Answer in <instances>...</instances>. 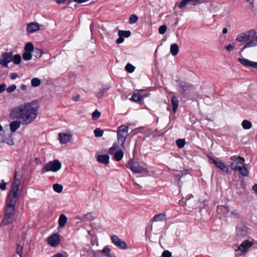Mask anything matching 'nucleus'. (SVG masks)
<instances>
[{
    "instance_id": "nucleus-1",
    "label": "nucleus",
    "mask_w": 257,
    "mask_h": 257,
    "mask_svg": "<svg viewBox=\"0 0 257 257\" xmlns=\"http://www.w3.org/2000/svg\"><path fill=\"white\" fill-rule=\"evenodd\" d=\"M39 104L36 101L20 104L13 107L9 114L11 119H16L10 124L11 131L15 133L20 128L21 124L28 125L32 123L37 118L39 109Z\"/></svg>"
},
{
    "instance_id": "nucleus-2",
    "label": "nucleus",
    "mask_w": 257,
    "mask_h": 257,
    "mask_svg": "<svg viewBox=\"0 0 257 257\" xmlns=\"http://www.w3.org/2000/svg\"><path fill=\"white\" fill-rule=\"evenodd\" d=\"M17 172L15 171L14 180L11 184L6 201V213L2 223L4 225L12 222L13 216L15 214V205L18 198V192L21 183V180L17 178Z\"/></svg>"
},
{
    "instance_id": "nucleus-3",
    "label": "nucleus",
    "mask_w": 257,
    "mask_h": 257,
    "mask_svg": "<svg viewBox=\"0 0 257 257\" xmlns=\"http://www.w3.org/2000/svg\"><path fill=\"white\" fill-rule=\"evenodd\" d=\"M232 161L230 164V168L234 171H238L240 174L244 176L248 175V171L244 166V159L243 158L233 156L230 157Z\"/></svg>"
},
{
    "instance_id": "nucleus-4",
    "label": "nucleus",
    "mask_w": 257,
    "mask_h": 257,
    "mask_svg": "<svg viewBox=\"0 0 257 257\" xmlns=\"http://www.w3.org/2000/svg\"><path fill=\"white\" fill-rule=\"evenodd\" d=\"M61 162L58 160H54L46 164L42 168L41 172L42 173L49 171L56 172L59 171L61 168Z\"/></svg>"
},
{
    "instance_id": "nucleus-5",
    "label": "nucleus",
    "mask_w": 257,
    "mask_h": 257,
    "mask_svg": "<svg viewBox=\"0 0 257 257\" xmlns=\"http://www.w3.org/2000/svg\"><path fill=\"white\" fill-rule=\"evenodd\" d=\"M128 127L125 125H120L117 131V143L120 146L123 147L127 136Z\"/></svg>"
},
{
    "instance_id": "nucleus-6",
    "label": "nucleus",
    "mask_w": 257,
    "mask_h": 257,
    "mask_svg": "<svg viewBox=\"0 0 257 257\" xmlns=\"http://www.w3.org/2000/svg\"><path fill=\"white\" fill-rule=\"evenodd\" d=\"M180 93L183 96H187L188 93H190L194 89V86L186 82H180L178 84Z\"/></svg>"
},
{
    "instance_id": "nucleus-7",
    "label": "nucleus",
    "mask_w": 257,
    "mask_h": 257,
    "mask_svg": "<svg viewBox=\"0 0 257 257\" xmlns=\"http://www.w3.org/2000/svg\"><path fill=\"white\" fill-rule=\"evenodd\" d=\"M13 60V54L12 52L4 53L0 57V65L8 67V64Z\"/></svg>"
},
{
    "instance_id": "nucleus-8",
    "label": "nucleus",
    "mask_w": 257,
    "mask_h": 257,
    "mask_svg": "<svg viewBox=\"0 0 257 257\" xmlns=\"http://www.w3.org/2000/svg\"><path fill=\"white\" fill-rule=\"evenodd\" d=\"M256 32L253 30H250L245 33H242L237 35L236 40L238 42H242L245 40H248L250 37L254 36Z\"/></svg>"
},
{
    "instance_id": "nucleus-9",
    "label": "nucleus",
    "mask_w": 257,
    "mask_h": 257,
    "mask_svg": "<svg viewBox=\"0 0 257 257\" xmlns=\"http://www.w3.org/2000/svg\"><path fill=\"white\" fill-rule=\"evenodd\" d=\"M167 219L166 215L164 213L158 214L155 215L153 218L150 221V225L146 227V231L147 230L152 231L153 229L152 223L154 221L158 222V221H163L166 220Z\"/></svg>"
},
{
    "instance_id": "nucleus-10",
    "label": "nucleus",
    "mask_w": 257,
    "mask_h": 257,
    "mask_svg": "<svg viewBox=\"0 0 257 257\" xmlns=\"http://www.w3.org/2000/svg\"><path fill=\"white\" fill-rule=\"evenodd\" d=\"M130 169L134 173H146L147 170L146 168L141 166L137 162L132 161L131 165L130 166Z\"/></svg>"
},
{
    "instance_id": "nucleus-11",
    "label": "nucleus",
    "mask_w": 257,
    "mask_h": 257,
    "mask_svg": "<svg viewBox=\"0 0 257 257\" xmlns=\"http://www.w3.org/2000/svg\"><path fill=\"white\" fill-rule=\"evenodd\" d=\"M112 242L118 247L121 249L127 248V245L126 243L122 239L119 238L117 236L113 235L110 237Z\"/></svg>"
},
{
    "instance_id": "nucleus-12",
    "label": "nucleus",
    "mask_w": 257,
    "mask_h": 257,
    "mask_svg": "<svg viewBox=\"0 0 257 257\" xmlns=\"http://www.w3.org/2000/svg\"><path fill=\"white\" fill-rule=\"evenodd\" d=\"M60 237L58 233H53L47 238L48 244L52 247L57 246L60 243Z\"/></svg>"
},
{
    "instance_id": "nucleus-13",
    "label": "nucleus",
    "mask_w": 257,
    "mask_h": 257,
    "mask_svg": "<svg viewBox=\"0 0 257 257\" xmlns=\"http://www.w3.org/2000/svg\"><path fill=\"white\" fill-rule=\"evenodd\" d=\"M247 234V228L242 223L238 224L236 227V235L239 238L245 236Z\"/></svg>"
},
{
    "instance_id": "nucleus-14",
    "label": "nucleus",
    "mask_w": 257,
    "mask_h": 257,
    "mask_svg": "<svg viewBox=\"0 0 257 257\" xmlns=\"http://www.w3.org/2000/svg\"><path fill=\"white\" fill-rule=\"evenodd\" d=\"M42 27L37 22H31L27 24L26 31L28 33H34L36 31L42 30Z\"/></svg>"
},
{
    "instance_id": "nucleus-15",
    "label": "nucleus",
    "mask_w": 257,
    "mask_h": 257,
    "mask_svg": "<svg viewBox=\"0 0 257 257\" xmlns=\"http://www.w3.org/2000/svg\"><path fill=\"white\" fill-rule=\"evenodd\" d=\"M210 163L214 164L217 168L220 169L222 171L227 173L228 172V169L226 165L221 161L214 159L212 158H209Z\"/></svg>"
},
{
    "instance_id": "nucleus-16",
    "label": "nucleus",
    "mask_w": 257,
    "mask_h": 257,
    "mask_svg": "<svg viewBox=\"0 0 257 257\" xmlns=\"http://www.w3.org/2000/svg\"><path fill=\"white\" fill-rule=\"evenodd\" d=\"M254 243H255L254 241L246 240L239 245L238 250L242 253H244L247 251L248 248L253 245Z\"/></svg>"
},
{
    "instance_id": "nucleus-17",
    "label": "nucleus",
    "mask_w": 257,
    "mask_h": 257,
    "mask_svg": "<svg viewBox=\"0 0 257 257\" xmlns=\"http://www.w3.org/2000/svg\"><path fill=\"white\" fill-rule=\"evenodd\" d=\"M110 249L109 247H105L102 250H98L93 252L94 257H111L109 252Z\"/></svg>"
},
{
    "instance_id": "nucleus-18",
    "label": "nucleus",
    "mask_w": 257,
    "mask_h": 257,
    "mask_svg": "<svg viewBox=\"0 0 257 257\" xmlns=\"http://www.w3.org/2000/svg\"><path fill=\"white\" fill-rule=\"evenodd\" d=\"M238 61L243 66L257 68V62L250 61L244 58H238Z\"/></svg>"
},
{
    "instance_id": "nucleus-19",
    "label": "nucleus",
    "mask_w": 257,
    "mask_h": 257,
    "mask_svg": "<svg viewBox=\"0 0 257 257\" xmlns=\"http://www.w3.org/2000/svg\"><path fill=\"white\" fill-rule=\"evenodd\" d=\"M71 139V135L65 133L59 134V140L61 144H64L69 142Z\"/></svg>"
},
{
    "instance_id": "nucleus-20",
    "label": "nucleus",
    "mask_w": 257,
    "mask_h": 257,
    "mask_svg": "<svg viewBox=\"0 0 257 257\" xmlns=\"http://www.w3.org/2000/svg\"><path fill=\"white\" fill-rule=\"evenodd\" d=\"M118 35L119 38L116 42L117 44H120L123 42L124 38L128 37V31H119Z\"/></svg>"
},
{
    "instance_id": "nucleus-21",
    "label": "nucleus",
    "mask_w": 257,
    "mask_h": 257,
    "mask_svg": "<svg viewBox=\"0 0 257 257\" xmlns=\"http://www.w3.org/2000/svg\"><path fill=\"white\" fill-rule=\"evenodd\" d=\"M109 157L107 155H100L96 157L97 161L102 164L107 165L109 163Z\"/></svg>"
},
{
    "instance_id": "nucleus-22",
    "label": "nucleus",
    "mask_w": 257,
    "mask_h": 257,
    "mask_svg": "<svg viewBox=\"0 0 257 257\" xmlns=\"http://www.w3.org/2000/svg\"><path fill=\"white\" fill-rule=\"evenodd\" d=\"M130 100L136 102L141 103L143 101V97H142V95H141L139 93H136L133 94L131 98H130Z\"/></svg>"
},
{
    "instance_id": "nucleus-23",
    "label": "nucleus",
    "mask_w": 257,
    "mask_h": 257,
    "mask_svg": "<svg viewBox=\"0 0 257 257\" xmlns=\"http://www.w3.org/2000/svg\"><path fill=\"white\" fill-rule=\"evenodd\" d=\"M257 46V36L255 38L251 39L248 41L243 47L241 51H243L245 49L249 47H253Z\"/></svg>"
},
{
    "instance_id": "nucleus-24",
    "label": "nucleus",
    "mask_w": 257,
    "mask_h": 257,
    "mask_svg": "<svg viewBox=\"0 0 257 257\" xmlns=\"http://www.w3.org/2000/svg\"><path fill=\"white\" fill-rule=\"evenodd\" d=\"M217 212L218 214L225 215L229 212V208L226 205L218 206L217 207Z\"/></svg>"
},
{
    "instance_id": "nucleus-25",
    "label": "nucleus",
    "mask_w": 257,
    "mask_h": 257,
    "mask_svg": "<svg viewBox=\"0 0 257 257\" xmlns=\"http://www.w3.org/2000/svg\"><path fill=\"white\" fill-rule=\"evenodd\" d=\"M171 104L173 106V111L175 113L178 108L179 105V100L177 97L173 96L171 98Z\"/></svg>"
},
{
    "instance_id": "nucleus-26",
    "label": "nucleus",
    "mask_w": 257,
    "mask_h": 257,
    "mask_svg": "<svg viewBox=\"0 0 257 257\" xmlns=\"http://www.w3.org/2000/svg\"><path fill=\"white\" fill-rule=\"evenodd\" d=\"M67 218L64 214H61L59 218L58 223L59 226L60 228L64 227L66 223L67 222Z\"/></svg>"
},
{
    "instance_id": "nucleus-27",
    "label": "nucleus",
    "mask_w": 257,
    "mask_h": 257,
    "mask_svg": "<svg viewBox=\"0 0 257 257\" xmlns=\"http://www.w3.org/2000/svg\"><path fill=\"white\" fill-rule=\"evenodd\" d=\"M112 156L116 161H119L122 159L123 156V152L122 150L120 149L117 152H115L113 154Z\"/></svg>"
},
{
    "instance_id": "nucleus-28",
    "label": "nucleus",
    "mask_w": 257,
    "mask_h": 257,
    "mask_svg": "<svg viewBox=\"0 0 257 257\" xmlns=\"http://www.w3.org/2000/svg\"><path fill=\"white\" fill-rule=\"evenodd\" d=\"M119 144L117 143H115L113 144L112 146L109 149L108 153L110 155H112L115 152H117L120 149L119 147Z\"/></svg>"
},
{
    "instance_id": "nucleus-29",
    "label": "nucleus",
    "mask_w": 257,
    "mask_h": 257,
    "mask_svg": "<svg viewBox=\"0 0 257 257\" xmlns=\"http://www.w3.org/2000/svg\"><path fill=\"white\" fill-rule=\"evenodd\" d=\"M2 142L6 143L10 146H13L15 144L14 139L11 135H9L8 137L3 139L2 140Z\"/></svg>"
},
{
    "instance_id": "nucleus-30",
    "label": "nucleus",
    "mask_w": 257,
    "mask_h": 257,
    "mask_svg": "<svg viewBox=\"0 0 257 257\" xmlns=\"http://www.w3.org/2000/svg\"><path fill=\"white\" fill-rule=\"evenodd\" d=\"M170 52L173 56H176L179 52L178 45L176 44H173L170 47Z\"/></svg>"
},
{
    "instance_id": "nucleus-31",
    "label": "nucleus",
    "mask_w": 257,
    "mask_h": 257,
    "mask_svg": "<svg viewBox=\"0 0 257 257\" xmlns=\"http://www.w3.org/2000/svg\"><path fill=\"white\" fill-rule=\"evenodd\" d=\"M199 0H182L180 3L178 7L180 9H182L185 7V6L190 4L191 2L198 3Z\"/></svg>"
},
{
    "instance_id": "nucleus-32",
    "label": "nucleus",
    "mask_w": 257,
    "mask_h": 257,
    "mask_svg": "<svg viewBox=\"0 0 257 257\" xmlns=\"http://www.w3.org/2000/svg\"><path fill=\"white\" fill-rule=\"evenodd\" d=\"M241 126L244 130H249L252 126V123L249 120L244 119L242 121Z\"/></svg>"
},
{
    "instance_id": "nucleus-33",
    "label": "nucleus",
    "mask_w": 257,
    "mask_h": 257,
    "mask_svg": "<svg viewBox=\"0 0 257 257\" xmlns=\"http://www.w3.org/2000/svg\"><path fill=\"white\" fill-rule=\"evenodd\" d=\"M94 218L93 214L91 212H88L82 216V219L86 221H91Z\"/></svg>"
},
{
    "instance_id": "nucleus-34",
    "label": "nucleus",
    "mask_w": 257,
    "mask_h": 257,
    "mask_svg": "<svg viewBox=\"0 0 257 257\" xmlns=\"http://www.w3.org/2000/svg\"><path fill=\"white\" fill-rule=\"evenodd\" d=\"M25 52H32L34 50V47L32 43H27L25 47Z\"/></svg>"
},
{
    "instance_id": "nucleus-35",
    "label": "nucleus",
    "mask_w": 257,
    "mask_h": 257,
    "mask_svg": "<svg viewBox=\"0 0 257 257\" xmlns=\"http://www.w3.org/2000/svg\"><path fill=\"white\" fill-rule=\"evenodd\" d=\"M103 130L100 128H96L94 131V135L97 138L101 137L103 136Z\"/></svg>"
},
{
    "instance_id": "nucleus-36",
    "label": "nucleus",
    "mask_w": 257,
    "mask_h": 257,
    "mask_svg": "<svg viewBox=\"0 0 257 257\" xmlns=\"http://www.w3.org/2000/svg\"><path fill=\"white\" fill-rule=\"evenodd\" d=\"M54 190L58 193L62 192L63 190V186L58 184H55L53 186Z\"/></svg>"
},
{
    "instance_id": "nucleus-37",
    "label": "nucleus",
    "mask_w": 257,
    "mask_h": 257,
    "mask_svg": "<svg viewBox=\"0 0 257 257\" xmlns=\"http://www.w3.org/2000/svg\"><path fill=\"white\" fill-rule=\"evenodd\" d=\"M41 83L40 79L37 78H34L31 80V84L33 87L39 86L41 84Z\"/></svg>"
},
{
    "instance_id": "nucleus-38",
    "label": "nucleus",
    "mask_w": 257,
    "mask_h": 257,
    "mask_svg": "<svg viewBox=\"0 0 257 257\" xmlns=\"http://www.w3.org/2000/svg\"><path fill=\"white\" fill-rule=\"evenodd\" d=\"M176 143L177 147L180 149L183 148L186 144L184 139H178L176 140Z\"/></svg>"
},
{
    "instance_id": "nucleus-39",
    "label": "nucleus",
    "mask_w": 257,
    "mask_h": 257,
    "mask_svg": "<svg viewBox=\"0 0 257 257\" xmlns=\"http://www.w3.org/2000/svg\"><path fill=\"white\" fill-rule=\"evenodd\" d=\"M23 245L20 244H17L16 252L18 254L20 257H22Z\"/></svg>"
},
{
    "instance_id": "nucleus-40",
    "label": "nucleus",
    "mask_w": 257,
    "mask_h": 257,
    "mask_svg": "<svg viewBox=\"0 0 257 257\" xmlns=\"http://www.w3.org/2000/svg\"><path fill=\"white\" fill-rule=\"evenodd\" d=\"M101 115V113L97 110H95L92 114V119L96 120L98 119Z\"/></svg>"
},
{
    "instance_id": "nucleus-41",
    "label": "nucleus",
    "mask_w": 257,
    "mask_h": 257,
    "mask_svg": "<svg viewBox=\"0 0 257 257\" xmlns=\"http://www.w3.org/2000/svg\"><path fill=\"white\" fill-rule=\"evenodd\" d=\"M32 55L31 54V52H25L23 54V58L24 60L26 61L30 60L32 59Z\"/></svg>"
},
{
    "instance_id": "nucleus-42",
    "label": "nucleus",
    "mask_w": 257,
    "mask_h": 257,
    "mask_svg": "<svg viewBox=\"0 0 257 257\" xmlns=\"http://www.w3.org/2000/svg\"><path fill=\"white\" fill-rule=\"evenodd\" d=\"M21 56L19 54H16L14 55L13 57V62L17 65L21 63Z\"/></svg>"
},
{
    "instance_id": "nucleus-43",
    "label": "nucleus",
    "mask_w": 257,
    "mask_h": 257,
    "mask_svg": "<svg viewBox=\"0 0 257 257\" xmlns=\"http://www.w3.org/2000/svg\"><path fill=\"white\" fill-rule=\"evenodd\" d=\"M138 17L135 14L131 15L130 16V24H135L138 21Z\"/></svg>"
},
{
    "instance_id": "nucleus-44",
    "label": "nucleus",
    "mask_w": 257,
    "mask_h": 257,
    "mask_svg": "<svg viewBox=\"0 0 257 257\" xmlns=\"http://www.w3.org/2000/svg\"><path fill=\"white\" fill-rule=\"evenodd\" d=\"M108 88L106 87L100 89L97 93V97L99 98L103 96L104 93L106 92L108 90Z\"/></svg>"
},
{
    "instance_id": "nucleus-45",
    "label": "nucleus",
    "mask_w": 257,
    "mask_h": 257,
    "mask_svg": "<svg viewBox=\"0 0 257 257\" xmlns=\"http://www.w3.org/2000/svg\"><path fill=\"white\" fill-rule=\"evenodd\" d=\"M17 89V86L15 84L11 85L6 90L8 93H11Z\"/></svg>"
},
{
    "instance_id": "nucleus-46",
    "label": "nucleus",
    "mask_w": 257,
    "mask_h": 257,
    "mask_svg": "<svg viewBox=\"0 0 257 257\" xmlns=\"http://www.w3.org/2000/svg\"><path fill=\"white\" fill-rule=\"evenodd\" d=\"M167 27L166 25H162L159 28V33L160 34L163 35L165 33V32L167 31Z\"/></svg>"
},
{
    "instance_id": "nucleus-47",
    "label": "nucleus",
    "mask_w": 257,
    "mask_h": 257,
    "mask_svg": "<svg viewBox=\"0 0 257 257\" xmlns=\"http://www.w3.org/2000/svg\"><path fill=\"white\" fill-rule=\"evenodd\" d=\"M34 53H35L34 56L37 58L41 57L43 54L42 51L39 49H36V50H35Z\"/></svg>"
},
{
    "instance_id": "nucleus-48",
    "label": "nucleus",
    "mask_w": 257,
    "mask_h": 257,
    "mask_svg": "<svg viewBox=\"0 0 257 257\" xmlns=\"http://www.w3.org/2000/svg\"><path fill=\"white\" fill-rule=\"evenodd\" d=\"M162 257H172V253L168 250H165L162 254Z\"/></svg>"
},
{
    "instance_id": "nucleus-49",
    "label": "nucleus",
    "mask_w": 257,
    "mask_h": 257,
    "mask_svg": "<svg viewBox=\"0 0 257 257\" xmlns=\"http://www.w3.org/2000/svg\"><path fill=\"white\" fill-rule=\"evenodd\" d=\"M7 183L3 180L0 184V189L2 190L6 189Z\"/></svg>"
},
{
    "instance_id": "nucleus-50",
    "label": "nucleus",
    "mask_w": 257,
    "mask_h": 257,
    "mask_svg": "<svg viewBox=\"0 0 257 257\" xmlns=\"http://www.w3.org/2000/svg\"><path fill=\"white\" fill-rule=\"evenodd\" d=\"M6 84L5 83H2L0 85V93L3 92L6 89Z\"/></svg>"
},
{
    "instance_id": "nucleus-51",
    "label": "nucleus",
    "mask_w": 257,
    "mask_h": 257,
    "mask_svg": "<svg viewBox=\"0 0 257 257\" xmlns=\"http://www.w3.org/2000/svg\"><path fill=\"white\" fill-rule=\"evenodd\" d=\"M234 48V46L233 44H229L228 46H226L225 49L229 51H231L233 50Z\"/></svg>"
},
{
    "instance_id": "nucleus-52",
    "label": "nucleus",
    "mask_w": 257,
    "mask_h": 257,
    "mask_svg": "<svg viewBox=\"0 0 257 257\" xmlns=\"http://www.w3.org/2000/svg\"><path fill=\"white\" fill-rule=\"evenodd\" d=\"M231 214L232 215V216L234 217L235 218H239V214L235 211H232L231 212Z\"/></svg>"
},
{
    "instance_id": "nucleus-53",
    "label": "nucleus",
    "mask_w": 257,
    "mask_h": 257,
    "mask_svg": "<svg viewBox=\"0 0 257 257\" xmlns=\"http://www.w3.org/2000/svg\"><path fill=\"white\" fill-rule=\"evenodd\" d=\"M18 77V74L16 73H12L10 75V77L12 79H15Z\"/></svg>"
},
{
    "instance_id": "nucleus-54",
    "label": "nucleus",
    "mask_w": 257,
    "mask_h": 257,
    "mask_svg": "<svg viewBox=\"0 0 257 257\" xmlns=\"http://www.w3.org/2000/svg\"><path fill=\"white\" fill-rule=\"evenodd\" d=\"M135 70V67L130 64V73L133 72Z\"/></svg>"
},
{
    "instance_id": "nucleus-55",
    "label": "nucleus",
    "mask_w": 257,
    "mask_h": 257,
    "mask_svg": "<svg viewBox=\"0 0 257 257\" xmlns=\"http://www.w3.org/2000/svg\"><path fill=\"white\" fill-rule=\"evenodd\" d=\"M20 88L22 90L24 91H26L27 90V86L24 84H21Z\"/></svg>"
},
{
    "instance_id": "nucleus-56",
    "label": "nucleus",
    "mask_w": 257,
    "mask_h": 257,
    "mask_svg": "<svg viewBox=\"0 0 257 257\" xmlns=\"http://www.w3.org/2000/svg\"><path fill=\"white\" fill-rule=\"evenodd\" d=\"M88 1V0H73V1H74L75 2H76V3H79V4L85 3Z\"/></svg>"
},
{
    "instance_id": "nucleus-57",
    "label": "nucleus",
    "mask_w": 257,
    "mask_h": 257,
    "mask_svg": "<svg viewBox=\"0 0 257 257\" xmlns=\"http://www.w3.org/2000/svg\"><path fill=\"white\" fill-rule=\"evenodd\" d=\"M35 162L37 165H39L41 163V160L38 158H35Z\"/></svg>"
},
{
    "instance_id": "nucleus-58",
    "label": "nucleus",
    "mask_w": 257,
    "mask_h": 257,
    "mask_svg": "<svg viewBox=\"0 0 257 257\" xmlns=\"http://www.w3.org/2000/svg\"><path fill=\"white\" fill-rule=\"evenodd\" d=\"M52 257H66V256H64V255L61 253H58L55 254Z\"/></svg>"
},
{
    "instance_id": "nucleus-59",
    "label": "nucleus",
    "mask_w": 257,
    "mask_h": 257,
    "mask_svg": "<svg viewBox=\"0 0 257 257\" xmlns=\"http://www.w3.org/2000/svg\"><path fill=\"white\" fill-rule=\"evenodd\" d=\"M252 189L256 193H257V184L253 186Z\"/></svg>"
},
{
    "instance_id": "nucleus-60",
    "label": "nucleus",
    "mask_w": 257,
    "mask_h": 257,
    "mask_svg": "<svg viewBox=\"0 0 257 257\" xmlns=\"http://www.w3.org/2000/svg\"><path fill=\"white\" fill-rule=\"evenodd\" d=\"M57 4H61L64 3L67 0H55Z\"/></svg>"
},
{
    "instance_id": "nucleus-61",
    "label": "nucleus",
    "mask_w": 257,
    "mask_h": 257,
    "mask_svg": "<svg viewBox=\"0 0 257 257\" xmlns=\"http://www.w3.org/2000/svg\"><path fill=\"white\" fill-rule=\"evenodd\" d=\"M227 32H228V30H227V28H223V30H222V33H223V34H226V33H227Z\"/></svg>"
},
{
    "instance_id": "nucleus-62",
    "label": "nucleus",
    "mask_w": 257,
    "mask_h": 257,
    "mask_svg": "<svg viewBox=\"0 0 257 257\" xmlns=\"http://www.w3.org/2000/svg\"><path fill=\"white\" fill-rule=\"evenodd\" d=\"M125 70L128 72V63H127L125 67Z\"/></svg>"
},
{
    "instance_id": "nucleus-63",
    "label": "nucleus",
    "mask_w": 257,
    "mask_h": 257,
    "mask_svg": "<svg viewBox=\"0 0 257 257\" xmlns=\"http://www.w3.org/2000/svg\"><path fill=\"white\" fill-rule=\"evenodd\" d=\"M150 94L149 93H147V94H145L144 95H142V97H143V99H144V98L149 96L150 95Z\"/></svg>"
},
{
    "instance_id": "nucleus-64",
    "label": "nucleus",
    "mask_w": 257,
    "mask_h": 257,
    "mask_svg": "<svg viewBox=\"0 0 257 257\" xmlns=\"http://www.w3.org/2000/svg\"><path fill=\"white\" fill-rule=\"evenodd\" d=\"M246 1L250 4H252L253 3V0H246Z\"/></svg>"
}]
</instances>
